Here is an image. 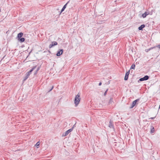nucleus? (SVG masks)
I'll use <instances>...</instances> for the list:
<instances>
[{"mask_svg":"<svg viewBox=\"0 0 160 160\" xmlns=\"http://www.w3.org/2000/svg\"><path fill=\"white\" fill-rule=\"evenodd\" d=\"M37 72H37V71H36V72H35V73H34V75L36 74L37 73Z\"/></svg>","mask_w":160,"mask_h":160,"instance_id":"bb28decb","label":"nucleus"},{"mask_svg":"<svg viewBox=\"0 0 160 160\" xmlns=\"http://www.w3.org/2000/svg\"><path fill=\"white\" fill-rule=\"evenodd\" d=\"M113 102L112 99V98H110L109 100V104H112Z\"/></svg>","mask_w":160,"mask_h":160,"instance_id":"6ab92c4d","label":"nucleus"},{"mask_svg":"<svg viewBox=\"0 0 160 160\" xmlns=\"http://www.w3.org/2000/svg\"><path fill=\"white\" fill-rule=\"evenodd\" d=\"M148 14H147V13L146 12H145L144 13H143L142 15V16L143 18H145L147 15H148Z\"/></svg>","mask_w":160,"mask_h":160,"instance_id":"dca6fc26","label":"nucleus"},{"mask_svg":"<svg viewBox=\"0 0 160 160\" xmlns=\"http://www.w3.org/2000/svg\"><path fill=\"white\" fill-rule=\"evenodd\" d=\"M81 100L80 95L78 93L75 97L74 103L76 106H77L79 104Z\"/></svg>","mask_w":160,"mask_h":160,"instance_id":"f257e3e1","label":"nucleus"},{"mask_svg":"<svg viewBox=\"0 0 160 160\" xmlns=\"http://www.w3.org/2000/svg\"><path fill=\"white\" fill-rule=\"evenodd\" d=\"M155 48L156 47H158L159 49H160V44L159 45H157L156 46H155Z\"/></svg>","mask_w":160,"mask_h":160,"instance_id":"5701e85b","label":"nucleus"},{"mask_svg":"<svg viewBox=\"0 0 160 160\" xmlns=\"http://www.w3.org/2000/svg\"><path fill=\"white\" fill-rule=\"evenodd\" d=\"M75 124L73 125V126L72 127H73V128L75 126Z\"/></svg>","mask_w":160,"mask_h":160,"instance_id":"cd10ccee","label":"nucleus"},{"mask_svg":"<svg viewBox=\"0 0 160 160\" xmlns=\"http://www.w3.org/2000/svg\"><path fill=\"white\" fill-rule=\"evenodd\" d=\"M145 27L144 24H142L140 26L138 27V29L139 30H142L143 28Z\"/></svg>","mask_w":160,"mask_h":160,"instance_id":"f8f14e48","label":"nucleus"},{"mask_svg":"<svg viewBox=\"0 0 160 160\" xmlns=\"http://www.w3.org/2000/svg\"><path fill=\"white\" fill-rule=\"evenodd\" d=\"M63 50L62 49H59V51L58 52L56 55L58 56H59L61 55L63 52Z\"/></svg>","mask_w":160,"mask_h":160,"instance_id":"0eeeda50","label":"nucleus"},{"mask_svg":"<svg viewBox=\"0 0 160 160\" xmlns=\"http://www.w3.org/2000/svg\"><path fill=\"white\" fill-rule=\"evenodd\" d=\"M69 2H67L63 7L62 8V9H61V11L60 12V14H61V13L64 11V10H65V9L66 8V6H67V5L68 4V3Z\"/></svg>","mask_w":160,"mask_h":160,"instance_id":"9d476101","label":"nucleus"},{"mask_svg":"<svg viewBox=\"0 0 160 160\" xmlns=\"http://www.w3.org/2000/svg\"><path fill=\"white\" fill-rule=\"evenodd\" d=\"M39 69V68L38 67L37 70V72H38Z\"/></svg>","mask_w":160,"mask_h":160,"instance_id":"393cba45","label":"nucleus"},{"mask_svg":"<svg viewBox=\"0 0 160 160\" xmlns=\"http://www.w3.org/2000/svg\"><path fill=\"white\" fill-rule=\"evenodd\" d=\"M102 84V82H100L99 83V86H100Z\"/></svg>","mask_w":160,"mask_h":160,"instance_id":"a878e982","label":"nucleus"},{"mask_svg":"<svg viewBox=\"0 0 160 160\" xmlns=\"http://www.w3.org/2000/svg\"><path fill=\"white\" fill-rule=\"evenodd\" d=\"M154 132V128L152 126L151 127V130L150 131V133H153Z\"/></svg>","mask_w":160,"mask_h":160,"instance_id":"4468645a","label":"nucleus"},{"mask_svg":"<svg viewBox=\"0 0 160 160\" xmlns=\"http://www.w3.org/2000/svg\"><path fill=\"white\" fill-rule=\"evenodd\" d=\"M139 101V99H137L133 101L132 103L131 106L130 107V108H132L136 104L137 102Z\"/></svg>","mask_w":160,"mask_h":160,"instance_id":"7ed1b4c3","label":"nucleus"},{"mask_svg":"<svg viewBox=\"0 0 160 160\" xmlns=\"http://www.w3.org/2000/svg\"><path fill=\"white\" fill-rule=\"evenodd\" d=\"M130 70H129L128 72H127L126 74H125V78H124V80H128V75L129 74V73H130Z\"/></svg>","mask_w":160,"mask_h":160,"instance_id":"6e6552de","label":"nucleus"},{"mask_svg":"<svg viewBox=\"0 0 160 160\" xmlns=\"http://www.w3.org/2000/svg\"><path fill=\"white\" fill-rule=\"evenodd\" d=\"M155 48V47H151V48H149V49H146L145 50V51L146 52H148L150 50H151L153 48Z\"/></svg>","mask_w":160,"mask_h":160,"instance_id":"2eb2a0df","label":"nucleus"},{"mask_svg":"<svg viewBox=\"0 0 160 160\" xmlns=\"http://www.w3.org/2000/svg\"><path fill=\"white\" fill-rule=\"evenodd\" d=\"M53 87L52 86V88H51V89L49 91V92L51 91L53 89Z\"/></svg>","mask_w":160,"mask_h":160,"instance_id":"b1692460","label":"nucleus"},{"mask_svg":"<svg viewBox=\"0 0 160 160\" xmlns=\"http://www.w3.org/2000/svg\"><path fill=\"white\" fill-rule=\"evenodd\" d=\"M109 127L110 128H114L113 122L112 120H110L109 121Z\"/></svg>","mask_w":160,"mask_h":160,"instance_id":"1a4fd4ad","label":"nucleus"},{"mask_svg":"<svg viewBox=\"0 0 160 160\" xmlns=\"http://www.w3.org/2000/svg\"><path fill=\"white\" fill-rule=\"evenodd\" d=\"M23 35V33L22 32H20L18 34L17 38H18V39H19L20 38H21L22 37V36Z\"/></svg>","mask_w":160,"mask_h":160,"instance_id":"9b49d317","label":"nucleus"},{"mask_svg":"<svg viewBox=\"0 0 160 160\" xmlns=\"http://www.w3.org/2000/svg\"><path fill=\"white\" fill-rule=\"evenodd\" d=\"M108 89H107L106 90V91L104 93V95L105 96H106V94H107V92L108 91Z\"/></svg>","mask_w":160,"mask_h":160,"instance_id":"412c9836","label":"nucleus"},{"mask_svg":"<svg viewBox=\"0 0 160 160\" xmlns=\"http://www.w3.org/2000/svg\"><path fill=\"white\" fill-rule=\"evenodd\" d=\"M135 67V65L134 64H133L132 65L131 68L130 69H134Z\"/></svg>","mask_w":160,"mask_h":160,"instance_id":"f3484780","label":"nucleus"},{"mask_svg":"<svg viewBox=\"0 0 160 160\" xmlns=\"http://www.w3.org/2000/svg\"><path fill=\"white\" fill-rule=\"evenodd\" d=\"M58 44V43L56 41L52 42L51 44H50L49 46V48H51L54 46Z\"/></svg>","mask_w":160,"mask_h":160,"instance_id":"39448f33","label":"nucleus"},{"mask_svg":"<svg viewBox=\"0 0 160 160\" xmlns=\"http://www.w3.org/2000/svg\"><path fill=\"white\" fill-rule=\"evenodd\" d=\"M39 145H40V142H38L36 143L35 145L36 146V147H37V148H38V146Z\"/></svg>","mask_w":160,"mask_h":160,"instance_id":"aec40b11","label":"nucleus"},{"mask_svg":"<svg viewBox=\"0 0 160 160\" xmlns=\"http://www.w3.org/2000/svg\"><path fill=\"white\" fill-rule=\"evenodd\" d=\"M29 77L28 76H27V75H26V76L24 77V79H23V81H26Z\"/></svg>","mask_w":160,"mask_h":160,"instance_id":"a211bd4d","label":"nucleus"},{"mask_svg":"<svg viewBox=\"0 0 160 160\" xmlns=\"http://www.w3.org/2000/svg\"><path fill=\"white\" fill-rule=\"evenodd\" d=\"M73 129V127H72L71 128L69 129L66 131L64 134L62 135L63 136H65L67 135L70 132H71Z\"/></svg>","mask_w":160,"mask_h":160,"instance_id":"f03ea898","label":"nucleus"},{"mask_svg":"<svg viewBox=\"0 0 160 160\" xmlns=\"http://www.w3.org/2000/svg\"><path fill=\"white\" fill-rule=\"evenodd\" d=\"M149 78V77L148 75H146L143 78H140L139 79V81H145L148 80Z\"/></svg>","mask_w":160,"mask_h":160,"instance_id":"20e7f679","label":"nucleus"},{"mask_svg":"<svg viewBox=\"0 0 160 160\" xmlns=\"http://www.w3.org/2000/svg\"><path fill=\"white\" fill-rule=\"evenodd\" d=\"M36 68V66L34 67L29 71L26 73V75L29 77L32 72Z\"/></svg>","mask_w":160,"mask_h":160,"instance_id":"423d86ee","label":"nucleus"},{"mask_svg":"<svg viewBox=\"0 0 160 160\" xmlns=\"http://www.w3.org/2000/svg\"><path fill=\"white\" fill-rule=\"evenodd\" d=\"M18 40L20 42H22L24 41L25 38H21L18 39Z\"/></svg>","mask_w":160,"mask_h":160,"instance_id":"ddd939ff","label":"nucleus"},{"mask_svg":"<svg viewBox=\"0 0 160 160\" xmlns=\"http://www.w3.org/2000/svg\"><path fill=\"white\" fill-rule=\"evenodd\" d=\"M156 117V116H155L154 117H152L149 118V119H153L155 118Z\"/></svg>","mask_w":160,"mask_h":160,"instance_id":"4be33fe9","label":"nucleus"}]
</instances>
